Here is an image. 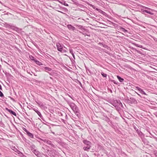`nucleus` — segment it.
<instances>
[{
	"instance_id": "41",
	"label": "nucleus",
	"mask_w": 157,
	"mask_h": 157,
	"mask_svg": "<svg viewBox=\"0 0 157 157\" xmlns=\"http://www.w3.org/2000/svg\"><path fill=\"white\" fill-rule=\"evenodd\" d=\"M78 27L80 29H82V28H83V26H82V25H79L78 26Z\"/></svg>"
},
{
	"instance_id": "6",
	"label": "nucleus",
	"mask_w": 157,
	"mask_h": 157,
	"mask_svg": "<svg viewBox=\"0 0 157 157\" xmlns=\"http://www.w3.org/2000/svg\"><path fill=\"white\" fill-rule=\"evenodd\" d=\"M6 110L8 112H9L10 114H13L15 116H16V113L12 110L10 109L7 108H6Z\"/></svg>"
},
{
	"instance_id": "52",
	"label": "nucleus",
	"mask_w": 157,
	"mask_h": 157,
	"mask_svg": "<svg viewBox=\"0 0 157 157\" xmlns=\"http://www.w3.org/2000/svg\"><path fill=\"white\" fill-rule=\"evenodd\" d=\"M150 134L151 135V136L153 138H154V137H155V136L154 135H152L150 133Z\"/></svg>"
},
{
	"instance_id": "43",
	"label": "nucleus",
	"mask_w": 157,
	"mask_h": 157,
	"mask_svg": "<svg viewBox=\"0 0 157 157\" xmlns=\"http://www.w3.org/2000/svg\"><path fill=\"white\" fill-rule=\"evenodd\" d=\"M91 6H92V7L94 9H95V7L93 5H91Z\"/></svg>"
},
{
	"instance_id": "25",
	"label": "nucleus",
	"mask_w": 157,
	"mask_h": 157,
	"mask_svg": "<svg viewBox=\"0 0 157 157\" xmlns=\"http://www.w3.org/2000/svg\"><path fill=\"white\" fill-rule=\"evenodd\" d=\"M140 92L141 94H144V95H147V94L144 92V90H142L141 89L140 91Z\"/></svg>"
},
{
	"instance_id": "45",
	"label": "nucleus",
	"mask_w": 157,
	"mask_h": 157,
	"mask_svg": "<svg viewBox=\"0 0 157 157\" xmlns=\"http://www.w3.org/2000/svg\"><path fill=\"white\" fill-rule=\"evenodd\" d=\"M72 55L73 57H74V58H75V55L74 54V53H73L72 54H71Z\"/></svg>"
},
{
	"instance_id": "28",
	"label": "nucleus",
	"mask_w": 157,
	"mask_h": 157,
	"mask_svg": "<svg viewBox=\"0 0 157 157\" xmlns=\"http://www.w3.org/2000/svg\"><path fill=\"white\" fill-rule=\"evenodd\" d=\"M147 13H149L151 15H153L154 14L153 13L148 10H147Z\"/></svg>"
},
{
	"instance_id": "37",
	"label": "nucleus",
	"mask_w": 157,
	"mask_h": 157,
	"mask_svg": "<svg viewBox=\"0 0 157 157\" xmlns=\"http://www.w3.org/2000/svg\"><path fill=\"white\" fill-rule=\"evenodd\" d=\"M67 52V51L65 50V49H62V51L61 52H62V53H64V52Z\"/></svg>"
},
{
	"instance_id": "40",
	"label": "nucleus",
	"mask_w": 157,
	"mask_h": 157,
	"mask_svg": "<svg viewBox=\"0 0 157 157\" xmlns=\"http://www.w3.org/2000/svg\"><path fill=\"white\" fill-rule=\"evenodd\" d=\"M63 4L65 6H68V5L65 2H64V3Z\"/></svg>"
},
{
	"instance_id": "14",
	"label": "nucleus",
	"mask_w": 157,
	"mask_h": 157,
	"mask_svg": "<svg viewBox=\"0 0 157 157\" xmlns=\"http://www.w3.org/2000/svg\"><path fill=\"white\" fill-rule=\"evenodd\" d=\"M90 145H87L86 147H84L83 149L85 151H88L90 149Z\"/></svg>"
},
{
	"instance_id": "16",
	"label": "nucleus",
	"mask_w": 157,
	"mask_h": 157,
	"mask_svg": "<svg viewBox=\"0 0 157 157\" xmlns=\"http://www.w3.org/2000/svg\"><path fill=\"white\" fill-rule=\"evenodd\" d=\"M12 24H9L8 23H6L5 24V27L6 28H10Z\"/></svg>"
},
{
	"instance_id": "48",
	"label": "nucleus",
	"mask_w": 157,
	"mask_h": 157,
	"mask_svg": "<svg viewBox=\"0 0 157 157\" xmlns=\"http://www.w3.org/2000/svg\"><path fill=\"white\" fill-rule=\"evenodd\" d=\"M0 89L1 90H2V87L0 84Z\"/></svg>"
},
{
	"instance_id": "39",
	"label": "nucleus",
	"mask_w": 157,
	"mask_h": 157,
	"mask_svg": "<svg viewBox=\"0 0 157 157\" xmlns=\"http://www.w3.org/2000/svg\"><path fill=\"white\" fill-rule=\"evenodd\" d=\"M136 131L137 133H138V134H139V133L141 132V131L140 130H138V129H136Z\"/></svg>"
},
{
	"instance_id": "23",
	"label": "nucleus",
	"mask_w": 157,
	"mask_h": 157,
	"mask_svg": "<svg viewBox=\"0 0 157 157\" xmlns=\"http://www.w3.org/2000/svg\"><path fill=\"white\" fill-rule=\"evenodd\" d=\"M43 67L46 71H51L52 70V69L50 68L47 67Z\"/></svg>"
},
{
	"instance_id": "57",
	"label": "nucleus",
	"mask_w": 157,
	"mask_h": 157,
	"mask_svg": "<svg viewBox=\"0 0 157 157\" xmlns=\"http://www.w3.org/2000/svg\"><path fill=\"white\" fill-rule=\"evenodd\" d=\"M0 67H1V65H0Z\"/></svg>"
},
{
	"instance_id": "9",
	"label": "nucleus",
	"mask_w": 157,
	"mask_h": 157,
	"mask_svg": "<svg viewBox=\"0 0 157 157\" xmlns=\"http://www.w3.org/2000/svg\"><path fill=\"white\" fill-rule=\"evenodd\" d=\"M132 44L137 47L141 48H142L146 50H147V48H144L143 47V46L142 45H139V44H136V43H132Z\"/></svg>"
},
{
	"instance_id": "35",
	"label": "nucleus",
	"mask_w": 157,
	"mask_h": 157,
	"mask_svg": "<svg viewBox=\"0 0 157 157\" xmlns=\"http://www.w3.org/2000/svg\"><path fill=\"white\" fill-rule=\"evenodd\" d=\"M70 52L72 54L73 53V50L72 49H69Z\"/></svg>"
},
{
	"instance_id": "20",
	"label": "nucleus",
	"mask_w": 157,
	"mask_h": 157,
	"mask_svg": "<svg viewBox=\"0 0 157 157\" xmlns=\"http://www.w3.org/2000/svg\"><path fill=\"white\" fill-rule=\"evenodd\" d=\"M35 62L37 64V65H39L40 66V65H43V64H42V63L40 62L39 61H38L37 60H35Z\"/></svg>"
},
{
	"instance_id": "34",
	"label": "nucleus",
	"mask_w": 157,
	"mask_h": 157,
	"mask_svg": "<svg viewBox=\"0 0 157 157\" xmlns=\"http://www.w3.org/2000/svg\"><path fill=\"white\" fill-rule=\"evenodd\" d=\"M136 88L139 91H140V90H141V88H140L139 87H138V86H136Z\"/></svg>"
},
{
	"instance_id": "26",
	"label": "nucleus",
	"mask_w": 157,
	"mask_h": 157,
	"mask_svg": "<svg viewBox=\"0 0 157 157\" xmlns=\"http://www.w3.org/2000/svg\"><path fill=\"white\" fill-rule=\"evenodd\" d=\"M29 57L30 59L32 60H33L34 62H35V60H36V59L34 58V57L32 56H30Z\"/></svg>"
},
{
	"instance_id": "46",
	"label": "nucleus",
	"mask_w": 157,
	"mask_h": 157,
	"mask_svg": "<svg viewBox=\"0 0 157 157\" xmlns=\"http://www.w3.org/2000/svg\"><path fill=\"white\" fill-rule=\"evenodd\" d=\"M62 121L64 123H65V120L64 119H62Z\"/></svg>"
},
{
	"instance_id": "2",
	"label": "nucleus",
	"mask_w": 157,
	"mask_h": 157,
	"mask_svg": "<svg viewBox=\"0 0 157 157\" xmlns=\"http://www.w3.org/2000/svg\"><path fill=\"white\" fill-rule=\"evenodd\" d=\"M127 102L129 104H136L137 103L136 100L132 98H130L127 100Z\"/></svg>"
},
{
	"instance_id": "18",
	"label": "nucleus",
	"mask_w": 157,
	"mask_h": 157,
	"mask_svg": "<svg viewBox=\"0 0 157 157\" xmlns=\"http://www.w3.org/2000/svg\"><path fill=\"white\" fill-rule=\"evenodd\" d=\"M10 28L15 31H16L17 29V28L14 26L12 24L11 25Z\"/></svg>"
},
{
	"instance_id": "55",
	"label": "nucleus",
	"mask_w": 157,
	"mask_h": 157,
	"mask_svg": "<svg viewBox=\"0 0 157 157\" xmlns=\"http://www.w3.org/2000/svg\"><path fill=\"white\" fill-rule=\"evenodd\" d=\"M137 94H138V95H139V96H140V95L139 94H138V93H137Z\"/></svg>"
},
{
	"instance_id": "5",
	"label": "nucleus",
	"mask_w": 157,
	"mask_h": 157,
	"mask_svg": "<svg viewBox=\"0 0 157 157\" xmlns=\"http://www.w3.org/2000/svg\"><path fill=\"white\" fill-rule=\"evenodd\" d=\"M41 140L43 141H44L45 142L47 143L48 144L50 145L51 146L53 147H55V146L53 145V144L52 143V142L50 141L45 139L44 140Z\"/></svg>"
},
{
	"instance_id": "4",
	"label": "nucleus",
	"mask_w": 157,
	"mask_h": 157,
	"mask_svg": "<svg viewBox=\"0 0 157 157\" xmlns=\"http://www.w3.org/2000/svg\"><path fill=\"white\" fill-rule=\"evenodd\" d=\"M57 48L58 51L62 52V51L63 47L60 43H58L56 44Z\"/></svg>"
},
{
	"instance_id": "53",
	"label": "nucleus",
	"mask_w": 157,
	"mask_h": 157,
	"mask_svg": "<svg viewBox=\"0 0 157 157\" xmlns=\"http://www.w3.org/2000/svg\"><path fill=\"white\" fill-rule=\"evenodd\" d=\"M102 119L104 120L105 119V116H104V117H102Z\"/></svg>"
},
{
	"instance_id": "11",
	"label": "nucleus",
	"mask_w": 157,
	"mask_h": 157,
	"mask_svg": "<svg viewBox=\"0 0 157 157\" xmlns=\"http://www.w3.org/2000/svg\"><path fill=\"white\" fill-rule=\"evenodd\" d=\"M36 103L40 107H44V105L42 102L38 101V102H36Z\"/></svg>"
},
{
	"instance_id": "49",
	"label": "nucleus",
	"mask_w": 157,
	"mask_h": 157,
	"mask_svg": "<svg viewBox=\"0 0 157 157\" xmlns=\"http://www.w3.org/2000/svg\"><path fill=\"white\" fill-rule=\"evenodd\" d=\"M100 12L102 14H103L104 13H105V12L104 11H102V10H101V12Z\"/></svg>"
},
{
	"instance_id": "12",
	"label": "nucleus",
	"mask_w": 157,
	"mask_h": 157,
	"mask_svg": "<svg viewBox=\"0 0 157 157\" xmlns=\"http://www.w3.org/2000/svg\"><path fill=\"white\" fill-rule=\"evenodd\" d=\"M117 100H114L113 101H111L110 103L115 107H116L117 106Z\"/></svg>"
},
{
	"instance_id": "42",
	"label": "nucleus",
	"mask_w": 157,
	"mask_h": 157,
	"mask_svg": "<svg viewBox=\"0 0 157 157\" xmlns=\"http://www.w3.org/2000/svg\"><path fill=\"white\" fill-rule=\"evenodd\" d=\"M133 127L134 128V129L136 130V129H138L135 126V125H133Z\"/></svg>"
},
{
	"instance_id": "31",
	"label": "nucleus",
	"mask_w": 157,
	"mask_h": 157,
	"mask_svg": "<svg viewBox=\"0 0 157 157\" xmlns=\"http://www.w3.org/2000/svg\"><path fill=\"white\" fill-rule=\"evenodd\" d=\"M117 103L119 104V105H122L121 103V102L120 101H119V100L117 101Z\"/></svg>"
},
{
	"instance_id": "13",
	"label": "nucleus",
	"mask_w": 157,
	"mask_h": 157,
	"mask_svg": "<svg viewBox=\"0 0 157 157\" xmlns=\"http://www.w3.org/2000/svg\"><path fill=\"white\" fill-rule=\"evenodd\" d=\"M83 143L87 145H90V142L89 141L86 140H84L83 141Z\"/></svg>"
},
{
	"instance_id": "56",
	"label": "nucleus",
	"mask_w": 157,
	"mask_h": 157,
	"mask_svg": "<svg viewBox=\"0 0 157 157\" xmlns=\"http://www.w3.org/2000/svg\"><path fill=\"white\" fill-rule=\"evenodd\" d=\"M60 2V3H62V4L63 3H62V2Z\"/></svg>"
},
{
	"instance_id": "27",
	"label": "nucleus",
	"mask_w": 157,
	"mask_h": 157,
	"mask_svg": "<svg viewBox=\"0 0 157 157\" xmlns=\"http://www.w3.org/2000/svg\"><path fill=\"white\" fill-rule=\"evenodd\" d=\"M101 75L104 77H106L107 76V74L104 73L102 72L101 73Z\"/></svg>"
},
{
	"instance_id": "24",
	"label": "nucleus",
	"mask_w": 157,
	"mask_h": 157,
	"mask_svg": "<svg viewBox=\"0 0 157 157\" xmlns=\"http://www.w3.org/2000/svg\"><path fill=\"white\" fill-rule=\"evenodd\" d=\"M99 44H100V45H102L103 47L105 48H107L108 47V46L107 45L104 44L102 43H99Z\"/></svg>"
},
{
	"instance_id": "3",
	"label": "nucleus",
	"mask_w": 157,
	"mask_h": 157,
	"mask_svg": "<svg viewBox=\"0 0 157 157\" xmlns=\"http://www.w3.org/2000/svg\"><path fill=\"white\" fill-rule=\"evenodd\" d=\"M138 135L141 138L142 141L144 143L145 142L146 139L144 138V134L141 132Z\"/></svg>"
},
{
	"instance_id": "1",
	"label": "nucleus",
	"mask_w": 157,
	"mask_h": 157,
	"mask_svg": "<svg viewBox=\"0 0 157 157\" xmlns=\"http://www.w3.org/2000/svg\"><path fill=\"white\" fill-rule=\"evenodd\" d=\"M67 104L70 106L73 111L74 112L76 115L78 117L79 116V109L76 105L69 101H67Z\"/></svg>"
},
{
	"instance_id": "30",
	"label": "nucleus",
	"mask_w": 157,
	"mask_h": 157,
	"mask_svg": "<svg viewBox=\"0 0 157 157\" xmlns=\"http://www.w3.org/2000/svg\"><path fill=\"white\" fill-rule=\"evenodd\" d=\"M0 96L1 97H3L4 96V95L2 93L0 90Z\"/></svg>"
},
{
	"instance_id": "38",
	"label": "nucleus",
	"mask_w": 157,
	"mask_h": 157,
	"mask_svg": "<svg viewBox=\"0 0 157 157\" xmlns=\"http://www.w3.org/2000/svg\"><path fill=\"white\" fill-rule=\"evenodd\" d=\"M95 9V10H97V11H99V12H101V10L100 9H98L97 8H96Z\"/></svg>"
},
{
	"instance_id": "8",
	"label": "nucleus",
	"mask_w": 157,
	"mask_h": 157,
	"mask_svg": "<svg viewBox=\"0 0 157 157\" xmlns=\"http://www.w3.org/2000/svg\"><path fill=\"white\" fill-rule=\"evenodd\" d=\"M67 27L69 30H72L73 31L75 30V28L70 24L67 25Z\"/></svg>"
},
{
	"instance_id": "32",
	"label": "nucleus",
	"mask_w": 157,
	"mask_h": 157,
	"mask_svg": "<svg viewBox=\"0 0 157 157\" xmlns=\"http://www.w3.org/2000/svg\"><path fill=\"white\" fill-rule=\"evenodd\" d=\"M143 12V13H147V10H144L143 9H142L141 10Z\"/></svg>"
},
{
	"instance_id": "36",
	"label": "nucleus",
	"mask_w": 157,
	"mask_h": 157,
	"mask_svg": "<svg viewBox=\"0 0 157 157\" xmlns=\"http://www.w3.org/2000/svg\"><path fill=\"white\" fill-rule=\"evenodd\" d=\"M143 8L145 9H147V10H151V9L150 8H149L148 7H145V6H143Z\"/></svg>"
},
{
	"instance_id": "21",
	"label": "nucleus",
	"mask_w": 157,
	"mask_h": 157,
	"mask_svg": "<svg viewBox=\"0 0 157 157\" xmlns=\"http://www.w3.org/2000/svg\"><path fill=\"white\" fill-rule=\"evenodd\" d=\"M120 30H121L122 32H128V31L127 30L125 29L124 28L122 27H120Z\"/></svg>"
},
{
	"instance_id": "44",
	"label": "nucleus",
	"mask_w": 157,
	"mask_h": 157,
	"mask_svg": "<svg viewBox=\"0 0 157 157\" xmlns=\"http://www.w3.org/2000/svg\"><path fill=\"white\" fill-rule=\"evenodd\" d=\"M59 12H60V13H63V14H65V15H67V14L65 13H63L62 12H61V11H59Z\"/></svg>"
},
{
	"instance_id": "29",
	"label": "nucleus",
	"mask_w": 157,
	"mask_h": 157,
	"mask_svg": "<svg viewBox=\"0 0 157 157\" xmlns=\"http://www.w3.org/2000/svg\"><path fill=\"white\" fill-rule=\"evenodd\" d=\"M112 81L115 84H117L118 83V82H117L115 81L114 80H113Z\"/></svg>"
},
{
	"instance_id": "54",
	"label": "nucleus",
	"mask_w": 157,
	"mask_h": 157,
	"mask_svg": "<svg viewBox=\"0 0 157 157\" xmlns=\"http://www.w3.org/2000/svg\"><path fill=\"white\" fill-rule=\"evenodd\" d=\"M155 113V115L157 116V112H156Z\"/></svg>"
},
{
	"instance_id": "17",
	"label": "nucleus",
	"mask_w": 157,
	"mask_h": 157,
	"mask_svg": "<svg viewBox=\"0 0 157 157\" xmlns=\"http://www.w3.org/2000/svg\"><path fill=\"white\" fill-rule=\"evenodd\" d=\"M117 78L119 80V81H120V82H122L124 80V79L123 78H121V77H120V76L118 75L117 76Z\"/></svg>"
},
{
	"instance_id": "19",
	"label": "nucleus",
	"mask_w": 157,
	"mask_h": 157,
	"mask_svg": "<svg viewBox=\"0 0 157 157\" xmlns=\"http://www.w3.org/2000/svg\"><path fill=\"white\" fill-rule=\"evenodd\" d=\"M35 148H36V146L34 145H32L31 146V149L33 152V150H36L35 149Z\"/></svg>"
},
{
	"instance_id": "47",
	"label": "nucleus",
	"mask_w": 157,
	"mask_h": 157,
	"mask_svg": "<svg viewBox=\"0 0 157 157\" xmlns=\"http://www.w3.org/2000/svg\"><path fill=\"white\" fill-rule=\"evenodd\" d=\"M154 139H155V140L157 141V137H154Z\"/></svg>"
},
{
	"instance_id": "15",
	"label": "nucleus",
	"mask_w": 157,
	"mask_h": 157,
	"mask_svg": "<svg viewBox=\"0 0 157 157\" xmlns=\"http://www.w3.org/2000/svg\"><path fill=\"white\" fill-rule=\"evenodd\" d=\"M34 110L35 111V112L37 113L38 115L40 116V118H41L42 117V115L41 114V113L40 112H39L37 109H34Z\"/></svg>"
},
{
	"instance_id": "10",
	"label": "nucleus",
	"mask_w": 157,
	"mask_h": 157,
	"mask_svg": "<svg viewBox=\"0 0 157 157\" xmlns=\"http://www.w3.org/2000/svg\"><path fill=\"white\" fill-rule=\"evenodd\" d=\"M104 120L105 121H106L107 123H108L109 124H110V123H111V121L107 116H105Z\"/></svg>"
},
{
	"instance_id": "50",
	"label": "nucleus",
	"mask_w": 157,
	"mask_h": 157,
	"mask_svg": "<svg viewBox=\"0 0 157 157\" xmlns=\"http://www.w3.org/2000/svg\"><path fill=\"white\" fill-rule=\"evenodd\" d=\"M100 12L102 14H103L104 13H105V12L104 11H102V10H101V12Z\"/></svg>"
},
{
	"instance_id": "22",
	"label": "nucleus",
	"mask_w": 157,
	"mask_h": 157,
	"mask_svg": "<svg viewBox=\"0 0 157 157\" xmlns=\"http://www.w3.org/2000/svg\"><path fill=\"white\" fill-rule=\"evenodd\" d=\"M27 135H28V136L32 138H33V135L30 132H28L27 133Z\"/></svg>"
},
{
	"instance_id": "33",
	"label": "nucleus",
	"mask_w": 157,
	"mask_h": 157,
	"mask_svg": "<svg viewBox=\"0 0 157 157\" xmlns=\"http://www.w3.org/2000/svg\"><path fill=\"white\" fill-rule=\"evenodd\" d=\"M23 130L25 131L26 133L29 132L25 128H23Z\"/></svg>"
},
{
	"instance_id": "51",
	"label": "nucleus",
	"mask_w": 157,
	"mask_h": 157,
	"mask_svg": "<svg viewBox=\"0 0 157 157\" xmlns=\"http://www.w3.org/2000/svg\"><path fill=\"white\" fill-rule=\"evenodd\" d=\"M65 118L66 119H67V116L66 113H65Z\"/></svg>"
},
{
	"instance_id": "7",
	"label": "nucleus",
	"mask_w": 157,
	"mask_h": 157,
	"mask_svg": "<svg viewBox=\"0 0 157 157\" xmlns=\"http://www.w3.org/2000/svg\"><path fill=\"white\" fill-rule=\"evenodd\" d=\"M33 152L38 157H40L41 155L40 152L39 151L36 150H33Z\"/></svg>"
}]
</instances>
